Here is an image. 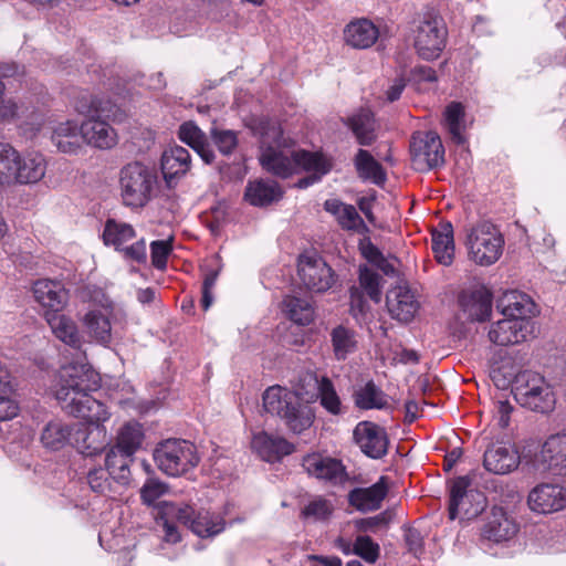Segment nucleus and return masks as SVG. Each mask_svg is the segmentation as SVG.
Segmentation results:
<instances>
[{"instance_id": "nucleus-1", "label": "nucleus", "mask_w": 566, "mask_h": 566, "mask_svg": "<svg viewBox=\"0 0 566 566\" xmlns=\"http://www.w3.org/2000/svg\"><path fill=\"white\" fill-rule=\"evenodd\" d=\"M98 387V376L87 364L71 363L60 370L55 398L65 412L87 422L76 426L72 434V444L86 457L102 453L108 444L106 429L101 422L106 421L109 413L90 395Z\"/></svg>"}, {"instance_id": "nucleus-2", "label": "nucleus", "mask_w": 566, "mask_h": 566, "mask_svg": "<svg viewBox=\"0 0 566 566\" xmlns=\"http://www.w3.org/2000/svg\"><path fill=\"white\" fill-rule=\"evenodd\" d=\"M252 132L260 143V164L274 176L287 178L298 172L300 165L319 167L323 172L328 169L322 154L296 150L294 142L284 136L281 124L276 120L261 118L253 124Z\"/></svg>"}, {"instance_id": "nucleus-3", "label": "nucleus", "mask_w": 566, "mask_h": 566, "mask_svg": "<svg viewBox=\"0 0 566 566\" xmlns=\"http://www.w3.org/2000/svg\"><path fill=\"white\" fill-rule=\"evenodd\" d=\"M76 108L87 117L81 124L83 142L99 149H111L117 144V134L106 122L123 119L124 114L116 104L108 98L94 96L88 103L81 101Z\"/></svg>"}, {"instance_id": "nucleus-4", "label": "nucleus", "mask_w": 566, "mask_h": 566, "mask_svg": "<svg viewBox=\"0 0 566 566\" xmlns=\"http://www.w3.org/2000/svg\"><path fill=\"white\" fill-rule=\"evenodd\" d=\"M262 400L264 411L279 417L294 433H302L313 424L315 416L312 408L287 388L271 386L264 391Z\"/></svg>"}, {"instance_id": "nucleus-5", "label": "nucleus", "mask_w": 566, "mask_h": 566, "mask_svg": "<svg viewBox=\"0 0 566 566\" xmlns=\"http://www.w3.org/2000/svg\"><path fill=\"white\" fill-rule=\"evenodd\" d=\"M512 391L516 402L525 409L539 413H549L555 409L556 396L553 387L538 373H518Z\"/></svg>"}, {"instance_id": "nucleus-6", "label": "nucleus", "mask_w": 566, "mask_h": 566, "mask_svg": "<svg viewBox=\"0 0 566 566\" xmlns=\"http://www.w3.org/2000/svg\"><path fill=\"white\" fill-rule=\"evenodd\" d=\"M412 45L419 57L426 61L438 59L447 44L448 29L438 13L426 12L411 31Z\"/></svg>"}, {"instance_id": "nucleus-7", "label": "nucleus", "mask_w": 566, "mask_h": 566, "mask_svg": "<svg viewBox=\"0 0 566 566\" xmlns=\"http://www.w3.org/2000/svg\"><path fill=\"white\" fill-rule=\"evenodd\" d=\"M467 245L471 260L489 266L502 255L504 238L495 224L483 220L467 229Z\"/></svg>"}, {"instance_id": "nucleus-8", "label": "nucleus", "mask_w": 566, "mask_h": 566, "mask_svg": "<svg viewBox=\"0 0 566 566\" xmlns=\"http://www.w3.org/2000/svg\"><path fill=\"white\" fill-rule=\"evenodd\" d=\"M156 184V176L140 163H129L120 169L119 188L123 203L136 209L145 207Z\"/></svg>"}, {"instance_id": "nucleus-9", "label": "nucleus", "mask_w": 566, "mask_h": 566, "mask_svg": "<svg viewBox=\"0 0 566 566\" xmlns=\"http://www.w3.org/2000/svg\"><path fill=\"white\" fill-rule=\"evenodd\" d=\"M154 460L160 471L170 476H179L199 463L193 443L181 439H168L154 450Z\"/></svg>"}, {"instance_id": "nucleus-10", "label": "nucleus", "mask_w": 566, "mask_h": 566, "mask_svg": "<svg viewBox=\"0 0 566 566\" xmlns=\"http://www.w3.org/2000/svg\"><path fill=\"white\" fill-rule=\"evenodd\" d=\"M165 513L175 516L199 537H212L224 530L223 517L207 510L195 511L187 504L166 505Z\"/></svg>"}, {"instance_id": "nucleus-11", "label": "nucleus", "mask_w": 566, "mask_h": 566, "mask_svg": "<svg viewBox=\"0 0 566 566\" xmlns=\"http://www.w3.org/2000/svg\"><path fill=\"white\" fill-rule=\"evenodd\" d=\"M410 155L413 167L427 171L444 165V147L434 132H416L410 140Z\"/></svg>"}, {"instance_id": "nucleus-12", "label": "nucleus", "mask_w": 566, "mask_h": 566, "mask_svg": "<svg viewBox=\"0 0 566 566\" xmlns=\"http://www.w3.org/2000/svg\"><path fill=\"white\" fill-rule=\"evenodd\" d=\"M297 272L303 285L315 293L328 291L337 279L334 270L315 252L298 256Z\"/></svg>"}, {"instance_id": "nucleus-13", "label": "nucleus", "mask_w": 566, "mask_h": 566, "mask_svg": "<svg viewBox=\"0 0 566 566\" xmlns=\"http://www.w3.org/2000/svg\"><path fill=\"white\" fill-rule=\"evenodd\" d=\"M485 507L484 495L471 488L468 475L457 478L450 489L449 517L455 520L460 511L476 515Z\"/></svg>"}, {"instance_id": "nucleus-14", "label": "nucleus", "mask_w": 566, "mask_h": 566, "mask_svg": "<svg viewBox=\"0 0 566 566\" xmlns=\"http://www.w3.org/2000/svg\"><path fill=\"white\" fill-rule=\"evenodd\" d=\"M353 437L360 451L368 458L381 459L388 452L387 431L375 422H358L353 431Z\"/></svg>"}, {"instance_id": "nucleus-15", "label": "nucleus", "mask_w": 566, "mask_h": 566, "mask_svg": "<svg viewBox=\"0 0 566 566\" xmlns=\"http://www.w3.org/2000/svg\"><path fill=\"white\" fill-rule=\"evenodd\" d=\"M528 507L539 514H551L566 507V488L556 483H541L527 496Z\"/></svg>"}, {"instance_id": "nucleus-16", "label": "nucleus", "mask_w": 566, "mask_h": 566, "mask_svg": "<svg viewBox=\"0 0 566 566\" xmlns=\"http://www.w3.org/2000/svg\"><path fill=\"white\" fill-rule=\"evenodd\" d=\"M302 467L311 476L334 485L343 484L347 480L343 463L331 457L318 453L307 454L303 458Z\"/></svg>"}, {"instance_id": "nucleus-17", "label": "nucleus", "mask_w": 566, "mask_h": 566, "mask_svg": "<svg viewBox=\"0 0 566 566\" xmlns=\"http://www.w3.org/2000/svg\"><path fill=\"white\" fill-rule=\"evenodd\" d=\"M492 293L485 286H478L462 291L459 295V305L467 318L483 322L492 312Z\"/></svg>"}, {"instance_id": "nucleus-18", "label": "nucleus", "mask_w": 566, "mask_h": 566, "mask_svg": "<svg viewBox=\"0 0 566 566\" xmlns=\"http://www.w3.org/2000/svg\"><path fill=\"white\" fill-rule=\"evenodd\" d=\"M531 333L528 319L505 318L497 321L489 331L490 340L499 346H509L526 339Z\"/></svg>"}, {"instance_id": "nucleus-19", "label": "nucleus", "mask_w": 566, "mask_h": 566, "mask_svg": "<svg viewBox=\"0 0 566 566\" xmlns=\"http://www.w3.org/2000/svg\"><path fill=\"white\" fill-rule=\"evenodd\" d=\"M520 454L513 446L493 443L484 452V468L495 474H507L520 465Z\"/></svg>"}, {"instance_id": "nucleus-20", "label": "nucleus", "mask_w": 566, "mask_h": 566, "mask_svg": "<svg viewBox=\"0 0 566 566\" xmlns=\"http://www.w3.org/2000/svg\"><path fill=\"white\" fill-rule=\"evenodd\" d=\"M388 493L386 476L369 488H355L348 493V503L361 513L373 512L380 509L382 501Z\"/></svg>"}, {"instance_id": "nucleus-21", "label": "nucleus", "mask_w": 566, "mask_h": 566, "mask_svg": "<svg viewBox=\"0 0 566 566\" xmlns=\"http://www.w3.org/2000/svg\"><path fill=\"white\" fill-rule=\"evenodd\" d=\"M251 447L262 460L268 462L279 461L294 450L293 444L283 437L273 436L265 431L253 436Z\"/></svg>"}, {"instance_id": "nucleus-22", "label": "nucleus", "mask_w": 566, "mask_h": 566, "mask_svg": "<svg viewBox=\"0 0 566 566\" xmlns=\"http://www.w3.org/2000/svg\"><path fill=\"white\" fill-rule=\"evenodd\" d=\"M388 311L392 318L408 323L419 308V303L413 293L405 286L391 289L386 296Z\"/></svg>"}, {"instance_id": "nucleus-23", "label": "nucleus", "mask_w": 566, "mask_h": 566, "mask_svg": "<svg viewBox=\"0 0 566 566\" xmlns=\"http://www.w3.org/2000/svg\"><path fill=\"white\" fill-rule=\"evenodd\" d=\"M35 301L43 307L49 308L46 313H59L67 302V292L61 282L52 280H38L33 285Z\"/></svg>"}, {"instance_id": "nucleus-24", "label": "nucleus", "mask_w": 566, "mask_h": 566, "mask_svg": "<svg viewBox=\"0 0 566 566\" xmlns=\"http://www.w3.org/2000/svg\"><path fill=\"white\" fill-rule=\"evenodd\" d=\"M83 327L87 336L95 343L107 346L112 342V324L109 313L94 308L82 318Z\"/></svg>"}, {"instance_id": "nucleus-25", "label": "nucleus", "mask_w": 566, "mask_h": 566, "mask_svg": "<svg viewBox=\"0 0 566 566\" xmlns=\"http://www.w3.org/2000/svg\"><path fill=\"white\" fill-rule=\"evenodd\" d=\"M51 140L61 153L76 154L83 142L81 126L74 120L57 123L52 128Z\"/></svg>"}, {"instance_id": "nucleus-26", "label": "nucleus", "mask_w": 566, "mask_h": 566, "mask_svg": "<svg viewBox=\"0 0 566 566\" xmlns=\"http://www.w3.org/2000/svg\"><path fill=\"white\" fill-rule=\"evenodd\" d=\"M191 165L190 153L181 147L174 146L166 149L161 156V171L167 184L186 175Z\"/></svg>"}, {"instance_id": "nucleus-27", "label": "nucleus", "mask_w": 566, "mask_h": 566, "mask_svg": "<svg viewBox=\"0 0 566 566\" xmlns=\"http://www.w3.org/2000/svg\"><path fill=\"white\" fill-rule=\"evenodd\" d=\"M378 36V28L367 19L352 21L344 29L345 42L354 49L370 48Z\"/></svg>"}, {"instance_id": "nucleus-28", "label": "nucleus", "mask_w": 566, "mask_h": 566, "mask_svg": "<svg viewBox=\"0 0 566 566\" xmlns=\"http://www.w3.org/2000/svg\"><path fill=\"white\" fill-rule=\"evenodd\" d=\"M283 196L280 185L273 180L249 181L245 191V200L254 207H265L279 201Z\"/></svg>"}, {"instance_id": "nucleus-29", "label": "nucleus", "mask_w": 566, "mask_h": 566, "mask_svg": "<svg viewBox=\"0 0 566 566\" xmlns=\"http://www.w3.org/2000/svg\"><path fill=\"white\" fill-rule=\"evenodd\" d=\"M45 318L53 334L60 340L74 349L82 348L84 340L72 318L60 314V312L57 314L45 313Z\"/></svg>"}, {"instance_id": "nucleus-30", "label": "nucleus", "mask_w": 566, "mask_h": 566, "mask_svg": "<svg viewBox=\"0 0 566 566\" xmlns=\"http://www.w3.org/2000/svg\"><path fill=\"white\" fill-rule=\"evenodd\" d=\"M434 258L442 265H450L454 259L453 227L449 221L441 222L431 233Z\"/></svg>"}, {"instance_id": "nucleus-31", "label": "nucleus", "mask_w": 566, "mask_h": 566, "mask_svg": "<svg viewBox=\"0 0 566 566\" xmlns=\"http://www.w3.org/2000/svg\"><path fill=\"white\" fill-rule=\"evenodd\" d=\"M502 314L509 318L528 319L535 312L534 302L523 293L509 291L497 303Z\"/></svg>"}, {"instance_id": "nucleus-32", "label": "nucleus", "mask_w": 566, "mask_h": 566, "mask_svg": "<svg viewBox=\"0 0 566 566\" xmlns=\"http://www.w3.org/2000/svg\"><path fill=\"white\" fill-rule=\"evenodd\" d=\"M361 146H370L377 138L376 122L369 109H360L344 120Z\"/></svg>"}, {"instance_id": "nucleus-33", "label": "nucleus", "mask_w": 566, "mask_h": 566, "mask_svg": "<svg viewBox=\"0 0 566 566\" xmlns=\"http://www.w3.org/2000/svg\"><path fill=\"white\" fill-rule=\"evenodd\" d=\"M178 137L190 146L206 164L213 163L216 155L210 148L207 136L193 122H186L180 125Z\"/></svg>"}, {"instance_id": "nucleus-34", "label": "nucleus", "mask_w": 566, "mask_h": 566, "mask_svg": "<svg viewBox=\"0 0 566 566\" xmlns=\"http://www.w3.org/2000/svg\"><path fill=\"white\" fill-rule=\"evenodd\" d=\"M516 533L517 524L502 509L493 512L491 520L483 528V536L496 543L509 541Z\"/></svg>"}, {"instance_id": "nucleus-35", "label": "nucleus", "mask_w": 566, "mask_h": 566, "mask_svg": "<svg viewBox=\"0 0 566 566\" xmlns=\"http://www.w3.org/2000/svg\"><path fill=\"white\" fill-rule=\"evenodd\" d=\"M45 160L41 154H28L17 160L14 181L20 184H35L45 175Z\"/></svg>"}, {"instance_id": "nucleus-36", "label": "nucleus", "mask_w": 566, "mask_h": 566, "mask_svg": "<svg viewBox=\"0 0 566 566\" xmlns=\"http://www.w3.org/2000/svg\"><path fill=\"white\" fill-rule=\"evenodd\" d=\"M354 166L358 177L363 180L381 186L387 179L382 166L365 149H358L354 158Z\"/></svg>"}, {"instance_id": "nucleus-37", "label": "nucleus", "mask_w": 566, "mask_h": 566, "mask_svg": "<svg viewBox=\"0 0 566 566\" xmlns=\"http://www.w3.org/2000/svg\"><path fill=\"white\" fill-rule=\"evenodd\" d=\"M331 343L336 360H345L358 348L357 333L344 325H337L331 331Z\"/></svg>"}, {"instance_id": "nucleus-38", "label": "nucleus", "mask_w": 566, "mask_h": 566, "mask_svg": "<svg viewBox=\"0 0 566 566\" xmlns=\"http://www.w3.org/2000/svg\"><path fill=\"white\" fill-rule=\"evenodd\" d=\"M283 311L292 322L302 326L311 324L315 316L314 307L307 298L292 295L283 300Z\"/></svg>"}, {"instance_id": "nucleus-39", "label": "nucleus", "mask_w": 566, "mask_h": 566, "mask_svg": "<svg viewBox=\"0 0 566 566\" xmlns=\"http://www.w3.org/2000/svg\"><path fill=\"white\" fill-rule=\"evenodd\" d=\"M136 237L134 228L125 222L108 219L105 222L103 231V241L106 245L114 247L117 251L126 245V243Z\"/></svg>"}, {"instance_id": "nucleus-40", "label": "nucleus", "mask_w": 566, "mask_h": 566, "mask_svg": "<svg viewBox=\"0 0 566 566\" xmlns=\"http://www.w3.org/2000/svg\"><path fill=\"white\" fill-rule=\"evenodd\" d=\"M133 453L114 446L106 454V469L112 478L125 483L129 476V464L133 462Z\"/></svg>"}, {"instance_id": "nucleus-41", "label": "nucleus", "mask_w": 566, "mask_h": 566, "mask_svg": "<svg viewBox=\"0 0 566 566\" xmlns=\"http://www.w3.org/2000/svg\"><path fill=\"white\" fill-rule=\"evenodd\" d=\"M317 398L321 406L331 415L339 416L345 412L342 400L335 389L333 381L327 376L316 379Z\"/></svg>"}, {"instance_id": "nucleus-42", "label": "nucleus", "mask_w": 566, "mask_h": 566, "mask_svg": "<svg viewBox=\"0 0 566 566\" xmlns=\"http://www.w3.org/2000/svg\"><path fill=\"white\" fill-rule=\"evenodd\" d=\"M353 397L359 409H382L387 405L386 395L371 380L357 389Z\"/></svg>"}, {"instance_id": "nucleus-43", "label": "nucleus", "mask_w": 566, "mask_h": 566, "mask_svg": "<svg viewBox=\"0 0 566 566\" xmlns=\"http://www.w3.org/2000/svg\"><path fill=\"white\" fill-rule=\"evenodd\" d=\"M18 151L9 144L0 143V185L14 182Z\"/></svg>"}, {"instance_id": "nucleus-44", "label": "nucleus", "mask_w": 566, "mask_h": 566, "mask_svg": "<svg viewBox=\"0 0 566 566\" xmlns=\"http://www.w3.org/2000/svg\"><path fill=\"white\" fill-rule=\"evenodd\" d=\"M73 429L61 422H50L45 426L41 440L43 444L51 449H60L66 441L72 443Z\"/></svg>"}, {"instance_id": "nucleus-45", "label": "nucleus", "mask_w": 566, "mask_h": 566, "mask_svg": "<svg viewBox=\"0 0 566 566\" xmlns=\"http://www.w3.org/2000/svg\"><path fill=\"white\" fill-rule=\"evenodd\" d=\"M464 118V108L461 103L452 102L444 111V122L451 138L457 144H463L465 142L462 135V123Z\"/></svg>"}, {"instance_id": "nucleus-46", "label": "nucleus", "mask_w": 566, "mask_h": 566, "mask_svg": "<svg viewBox=\"0 0 566 566\" xmlns=\"http://www.w3.org/2000/svg\"><path fill=\"white\" fill-rule=\"evenodd\" d=\"M143 437L142 426L128 422L120 428L115 446L134 454L140 447Z\"/></svg>"}, {"instance_id": "nucleus-47", "label": "nucleus", "mask_w": 566, "mask_h": 566, "mask_svg": "<svg viewBox=\"0 0 566 566\" xmlns=\"http://www.w3.org/2000/svg\"><path fill=\"white\" fill-rule=\"evenodd\" d=\"M333 512L334 505L331 501L316 496L303 507L301 515L313 522H327Z\"/></svg>"}, {"instance_id": "nucleus-48", "label": "nucleus", "mask_w": 566, "mask_h": 566, "mask_svg": "<svg viewBox=\"0 0 566 566\" xmlns=\"http://www.w3.org/2000/svg\"><path fill=\"white\" fill-rule=\"evenodd\" d=\"M380 281L381 276L377 272L368 269L361 268L359 270V289L368 294L370 300L375 303L380 301L381 290H380Z\"/></svg>"}, {"instance_id": "nucleus-49", "label": "nucleus", "mask_w": 566, "mask_h": 566, "mask_svg": "<svg viewBox=\"0 0 566 566\" xmlns=\"http://www.w3.org/2000/svg\"><path fill=\"white\" fill-rule=\"evenodd\" d=\"M353 554L359 556L366 563L375 564L379 558L380 547L370 536L359 535L353 545Z\"/></svg>"}, {"instance_id": "nucleus-50", "label": "nucleus", "mask_w": 566, "mask_h": 566, "mask_svg": "<svg viewBox=\"0 0 566 566\" xmlns=\"http://www.w3.org/2000/svg\"><path fill=\"white\" fill-rule=\"evenodd\" d=\"M210 136L218 150L224 155H231L238 146V134L230 129L212 128Z\"/></svg>"}, {"instance_id": "nucleus-51", "label": "nucleus", "mask_w": 566, "mask_h": 566, "mask_svg": "<svg viewBox=\"0 0 566 566\" xmlns=\"http://www.w3.org/2000/svg\"><path fill=\"white\" fill-rule=\"evenodd\" d=\"M349 297L350 315L358 324L361 325L366 323L369 313V304L364 296V292L357 286H352L349 290Z\"/></svg>"}, {"instance_id": "nucleus-52", "label": "nucleus", "mask_w": 566, "mask_h": 566, "mask_svg": "<svg viewBox=\"0 0 566 566\" xmlns=\"http://www.w3.org/2000/svg\"><path fill=\"white\" fill-rule=\"evenodd\" d=\"M171 239L156 240L150 243L151 264L157 270H164L167 266V260L172 251Z\"/></svg>"}, {"instance_id": "nucleus-53", "label": "nucleus", "mask_w": 566, "mask_h": 566, "mask_svg": "<svg viewBox=\"0 0 566 566\" xmlns=\"http://www.w3.org/2000/svg\"><path fill=\"white\" fill-rule=\"evenodd\" d=\"M111 472L107 469L94 468L87 473V483L92 491L106 494L111 490Z\"/></svg>"}, {"instance_id": "nucleus-54", "label": "nucleus", "mask_w": 566, "mask_h": 566, "mask_svg": "<svg viewBox=\"0 0 566 566\" xmlns=\"http://www.w3.org/2000/svg\"><path fill=\"white\" fill-rule=\"evenodd\" d=\"M165 483L156 479H148L140 489V499L144 504L150 506L167 492Z\"/></svg>"}, {"instance_id": "nucleus-55", "label": "nucleus", "mask_w": 566, "mask_h": 566, "mask_svg": "<svg viewBox=\"0 0 566 566\" xmlns=\"http://www.w3.org/2000/svg\"><path fill=\"white\" fill-rule=\"evenodd\" d=\"M166 505H175V504L169 503V502H160L158 504V509H159L158 521L159 520L163 521V527H164V532H165V535H164L165 541L168 543L175 544L180 541V535H179V532H178L176 525L172 523V520H176V517L170 516L165 513Z\"/></svg>"}, {"instance_id": "nucleus-56", "label": "nucleus", "mask_w": 566, "mask_h": 566, "mask_svg": "<svg viewBox=\"0 0 566 566\" xmlns=\"http://www.w3.org/2000/svg\"><path fill=\"white\" fill-rule=\"evenodd\" d=\"M339 226L346 230H358L364 226V220L352 205H346L337 218Z\"/></svg>"}, {"instance_id": "nucleus-57", "label": "nucleus", "mask_w": 566, "mask_h": 566, "mask_svg": "<svg viewBox=\"0 0 566 566\" xmlns=\"http://www.w3.org/2000/svg\"><path fill=\"white\" fill-rule=\"evenodd\" d=\"M120 252L126 260L144 263L147 260L146 241L140 239L130 245H125Z\"/></svg>"}, {"instance_id": "nucleus-58", "label": "nucleus", "mask_w": 566, "mask_h": 566, "mask_svg": "<svg viewBox=\"0 0 566 566\" xmlns=\"http://www.w3.org/2000/svg\"><path fill=\"white\" fill-rule=\"evenodd\" d=\"M322 159L324 160L325 165H327V167H328V169L326 171H324V172L319 169V167L308 168L305 165H300L298 171L300 170H306V171L312 172V175L308 176V177H304V178L300 179L297 181V187L298 188H302V189L303 188H307L308 186H311V185L317 182L318 180H321V178L324 175L329 172V170L332 169L331 161L325 156H323V155H322Z\"/></svg>"}, {"instance_id": "nucleus-59", "label": "nucleus", "mask_w": 566, "mask_h": 566, "mask_svg": "<svg viewBox=\"0 0 566 566\" xmlns=\"http://www.w3.org/2000/svg\"><path fill=\"white\" fill-rule=\"evenodd\" d=\"M391 521V515L388 512H382L376 516L359 518L355 521V526L361 532L374 531L379 525H388Z\"/></svg>"}, {"instance_id": "nucleus-60", "label": "nucleus", "mask_w": 566, "mask_h": 566, "mask_svg": "<svg viewBox=\"0 0 566 566\" xmlns=\"http://www.w3.org/2000/svg\"><path fill=\"white\" fill-rule=\"evenodd\" d=\"M12 392H0V421L12 419L18 415V405L11 398Z\"/></svg>"}, {"instance_id": "nucleus-61", "label": "nucleus", "mask_w": 566, "mask_h": 566, "mask_svg": "<svg viewBox=\"0 0 566 566\" xmlns=\"http://www.w3.org/2000/svg\"><path fill=\"white\" fill-rule=\"evenodd\" d=\"M405 542L410 553L419 556L423 552V539L420 532L413 527L405 530Z\"/></svg>"}, {"instance_id": "nucleus-62", "label": "nucleus", "mask_w": 566, "mask_h": 566, "mask_svg": "<svg viewBox=\"0 0 566 566\" xmlns=\"http://www.w3.org/2000/svg\"><path fill=\"white\" fill-rule=\"evenodd\" d=\"M513 411V406L507 400H499L495 402V415L497 424L501 428H506L510 423V417Z\"/></svg>"}, {"instance_id": "nucleus-63", "label": "nucleus", "mask_w": 566, "mask_h": 566, "mask_svg": "<svg viewBox=\"0 0 566 566\" xmlns=\"http://www.w3.org/2000/svg\"><path fill=\"white\" fill-rule=\"evenodd\" d=\"M18 104L12 98H6L0 95V118L12 119L18 114Z\"/></svg>"}, {"instance_id": "nucleus-64", "label": "nucleus", "mask_w": 566, "mask_h": 566, "mask_svg": "<svg viewBox=\"0 0 566 566\" xmlns=\"http://www.w3.org/2000/svg\"><path fill=\"white\" fill-rule=\"evenodd\" d=\"M406 87V80L403 77H397L392 84L386 91V98L388 102H395L400 98L401 93Z\"/></svg>"}]
</instances>
